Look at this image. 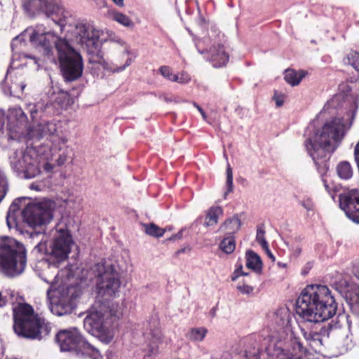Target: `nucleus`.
Here are the masks:
<instances>
[{
  "instance_id": "f257e3e1",
  "label": "nucleus",
  "mask_w": 359,
  "mask_h": 359,
  "mask_svg": "<svg viewBox=\"0 0 359 359\" xmlns=\"http://www.w3.org/2000/svg\"><path fill=\"white\" fill-rule=\"evenodd\" d=\"M297 313L304 320L318 325L315 330L301 328L305 339L315 344H322L323 338L337 337L346 325L351 323L348 316L339 313L327 326L319 323L332 318L337 312V304L331 291L326 285H310L302 292L297 300Z\"/></svg>"
},
{
  "instance_id": "f03ea898",
  "label": "nucleus",
  "mask_w": 359,
  "mask_h": 359,
  "mask_svg": "<svg viewBox=\"0 0 359 359\" xmlns=\"http://www.w3.org/2000/svg\"><path fill=\"white\" fill-rule=\"evenodd\" d=\"M72 243V236L66 225L58 224L53 231V238L49 248L47 247L46 241L41 239L34 249L39 253L48 255L53 262L52 266H49V269L53 270V276L50 278H43V279L50 284L46 292L49 309L53 314L58 316L71 313L73 309V301L77 297L75 287L65 285L56 287L55 282L58 274L57 266L55 264L68 258Z\"/></svg>"
},
{
  "instance_id": "7ed1b4c3",
  "label": "nucleus",
  "mask_w": 359,
  "mask_h": 359,
  "mask_svg": "<svg viewBox=\"0 0 359 359\" xmlns=\"http://www.w3.org/2000/svg\"><path fill=\"white\" fill-rule=\"evenodd\" d=\"M25 37H28L31 45L46 55H53V48L57 50L61 70L67 81L76 80L82 75L81 56L65 39L47 31L42 25H37L34 29H27L13 39L11 46L13 52L18 50V46H24Z\"/></svg>"
},
{
  "instance_id": "20e7f679",
  "label": "nucleus",
  "mask_w": 359,
  "mask_h": 359,
  "mask_svg": "<svg viewBox=\"0 0 359 359\" xmlns=\"http://www.w3.org/2000/svg\"><path fill=\"white\" fill-rule=\"evenodd\" d=\"M353 114L351 117H334L327 120L304 143L306 149L318 169H327V161L346 132L351 127Z\"/></svg>"
},
{
  "instance_id": "39448f33",
  "label": "nucleus",
  "mask_w": 359,
  "mask_h": 359,
  "mask_svg": "<svg viewBox=\"0 0 359 359\" xmlns=\"http://www.w3.org/2000/svg\"><path fill=\"white\" fill-rule=\"evenodd\" d=\"M74 41L88 53L89 62L100 65L107 71L113 73L122 72L133 62L132 58L128 57L130 54L129 47L125 43L122 54L128 55V57L123 65L106 61L100 50V31L90 23H78L74 27Z\"/></svg>"
},
{
  "instance_id": "423d86ee",
  "label": "nucleus",
  "mask_w": 359,
  "mask_h": 359,
  "mask_svg": "<svg viewBox=\"0 0 359 359\" xmlns=\"http://www.w3.org/2000/svg\"><path fill=\"white\" fill-rule=\"evenodd\" d=\"M28 198L15 199L6 215V224L9 229L18 228V217L21 215L23 221L30 227L36 228L48 224L53 219L55 204L50 200H42L26 203Z\"/></svg>"
},
{
  "instance_id": "0eeeda50",
  "label": "nucleus",
  "mask_w": 359,
  "mask_h": 359,
  "mask_svg": "<svg viewBox=\"0 0 359 359\" xmlns=\"http://www.w3.org/2000/svg\"><path fill=\"white\" fill-rule=\"evenodd\" d=\"M27 265L23 244L13 238L0 237V272L9 278L21 275Z\"/></svg>"
},
{
  "instance_id": "6e6552de",
  "label": "nucleus",
  "mask_w": 359,
  "mask_h": 359,
  "mask_svg": "<svg viewBox=\"0 0 359 359\" xmlns=\"http://www.w3.org/2000/svg\"><path fill=\"white\" fill-rule=\"evenodd\" d=\"M13 330L20 337L27 339H40L41 334H48L51 330L50 323H46L34 313L33 308L27 304H19L13 309Z\"/></svg>"
},
{
  "instance_id": "1a4fd4ad",
  "label": "nucleus",
  "mask_w": 359,
  "mask_h": 359,
  "mask_svg": "<svg viewBox=\"0 0 359 359\" xmlns=\"http://www.w3.org/2000/svg\"><path fill=\"white\" fill-rule=\"evenodd\" d=\"M90 273L96 278L97 298L108 301L118 295L121 282L120 274L114 265L97 263L90 268Z\"/></svg>"
},
{
  "instance_id": "9d476101",
  "label": "nucleus",
  "mask_w": 359,
  "mask_h": 359,
  "mask_svg": "<svg viewBox=\"0 0 359 359\" xmlns=\"http://www.w3.org/2000/svg\"><path fill=\"white\" fill-rule=\"evenodd\" d=\"M109 316L104 305L95 304L88 311L83 320L84 329L106 344H109L114 337V334L107 327V319Z\"/></svg>"
},
{
  "instance_id": "9b49d317",
  "label": "nucleus",
  "mask_w": 359,
  "mask_h": 359,
  "mask_svg": "<svg viewBox=\"0 0 359 359\" xmlns=\"http://www.w3.org/2000/svg\"><path fill=\"white\" fill-rule=\"evenodd\" d=\"M56 340L62 351H76L78 354L93 356L99 355L98 351L86 341L79 330L72 327L60 331L56 335Z\"/></svg>"
},
{
  "instance_id": "f8f14e48",
  "label": "nucleus",
  "mask_w": 359,
  "mask_h": 359,
  "mask_svg": "<svg viewBox=\"0 0 359 359\" xmlns=\"http://www.w3.org/2000/svg\"><path fill=\"white\" fill-rule=\"evenodd\" d=\"M9 162L13 170L24 178H34L40 172L36 154L33 149L14 151L9 156Z\"/></svg>"
},
{
  "instance_id": "ddd939ff",
  "label": "nucleus",
  "mask_w": 359,
  "mask_h": 359,
  "mask_svg": "<svg viewBox=\"0 0 359 359\" xmlns=\"http://www.w3.org/2000/svg\"><path fill=\"white\" fill-rule=\"evenodd\" d=\"M60 122L53 121L41 122L27 130V139L39 140L43 137L48 136L53 144L56 145L60 143L65 144L67 139L60 134Z\"/></svg>"
},
{
  "instance_id": "4468645a",
  "label": "nucleus",
  "mask_w": 359,
  "mask_h": 359,
  "mask_svg": "<svg viewBox=\"0 0 359 359\" xmlns=\"http://www.w3.org/2000/svg\"><path fill=\"white\" fill-rule=\"evenodd\" d=\"M8 140L22 141L27 139L25 128L27 117L20 107H15L10 110L8 118Z\"/></svg>"
},
{
  "instance_id": "2eb2a0df",
  "label": "nucleus",
  "mask_w": 359,
  "mask_h": 359,
  "mask_svg": "<svg viewBox=\"0 0 359 359\" xmlns=\"http://www.w3.org/2000/svg\"><path fill=\"white\" fill-rule=\"evenodd\" d=\"M339 206L350 219L359 224V189H351L340 195Z\"/></svg>"
},
{
  "instance_id": "dca6fc26",
  "label": "nucleus",
  "mask_w": 359,
  "mask_h": 359,
  "mask_svg": "<svg viewBox=\"0 0 359 359\" xmlns=\"http://www.w3.org/2000/svg\"><path fill=\"white\" fill-rule=\"evenodd\" d=\"M41 11L50 18L55 24L60 27L61 30L66 25L67 13L64 8L56 4L53 0H38Z\"/></svg>"
},
{
  "instance_id": "f3484780",
  "label": "nucleus",
  "mask_w": 359,
  "mask_h": 359,
  "mask_svg": "<svg viewBox=\"0 0 359 359\" xmlns=\"http://www.w3.org/2000/svg\"><path fill=\"white\" fill-rule=\"evenodd\" d=\"M27 109L30 114L32 120L41 117L43 113L50 114L53 110L52 104L43 101H39L36 104L29 103L27 105Z\"/></svg>"
},
{
  "instance_id": "a211bd4d",
  "label": "nucleus",
  "mask_w": 359,
  "mask_h": 359,
  "mask_svg": "<svg viewBox=\"0 0 359 359\" xmlns=\"http://www.w3.org/2000/svg\"><path fill=\"white\" fill-rule=\"evenodd\" d=\"M242 225L238 215L227 218L219 226V231L224 232L226 235L233 236L238 232Z\"/></svg>"
},
{
  "instance_id": "6ab92c4d",
  "label": "nucleus",
  "mask_w": 359,
  "mask_h": 359,
  "mask_svg": "<svg viewBox=\"0 0 359 359\" xmlns=\"http://www.w3.org/2000/svg\"><path fill=\"white\" fill-rule=\"evenodd\" d=\"M292 353L280 350L277 353V359H302V355L305 352L304 347L296 339L292 342Z\"/></svg>"
},
{
  "instance_id": "aec40b11",
  "label": "nucleus",
  "mask_w": 359,
  "mask_h": 359,
  "mask_svg": "<svg viewBox=\"0 0 359 359\" xmlns=\"http://www.w3.org/2000/svg\"><path fill=\"white\" fill-rule=\"evenodd\" d=\"M211 54V62L213 67H220L225 65L229 60V55L226 53L224 50V47L219 46L217 47H212L210 50Z\"/></svg>"
},
{
  "instance_id": "412c9836",
  "label": "nucleus",
  "mask_w": 359,
  "mask_h": 359,
  "mask_svg": "<svg viewBox=\"0 0 359 359\" xmlns=\"http://www.w3.org/2000/svg\"><path fill=\"white\" fill-rule=\"evenodd\" d=\"M246 266L257 273H261L262 270V262L260 257L252 250L247 251Z\"/></svg>"
},
{
  "instance_id": "4be33fe9",
  "label": "nucleus",
  "mask_w": 359,
  "mask_h": 359,
  "mask_svg": "<svg viewBox=\"0 0 359 359\" xmlns=\"http://www.w3.org/2000/svg\"><path fill=\"white\" fill-rule=\"evenodd\" d=\"M224 211L221 207L210 208L205 215V226L206 227L213 226L218 223L219 218L223 215Z\"/></svg>"
},
{
  "instance_id": "5701e85b",
  "label": "nucleus",
  "mask_w": 359,
  "mask_h": 359,
  "mask_svg": "<svg viewBox=\"0 0 359 359\" xmlns=\"http://www.w3.org/2000/svg\"><path fill=\"white\" fill-rule=\"evenodd\" d=\"M347 302L352 312L359 315V287L353 289L347 295Z\"/></svg>"
},
{
  "instance_id": "b1692460",
  "label": "nucleus",
  "mask_w": 359,
  "mask_h": 359,
  "mask_svg": "<svg viewBox=\"0 0 359 359\" xmlns=\"http://www.w3.org/2000/svg\"><path fill=\"white\" fill-rule=\"evenodd\" d=\"M304 72L287 69L285 72V80L292 86H297L304 76Z\"/></svg>"
},
{
  "instance_id": "393cba45",
  "label": "nucleus",
  "mask_w": 359,
  "mask_h": 359,
  "mask_svg": "<svg viewBox=\"0 0 359 359\" xmlns=\"http://www.w3.org/2000/svg\"><path fill=\"white\" fill-rule=\"evenodd\" d=\"M151 336L149 346L151 348V352L154 353L158 351V345L162 342V334L158 327L151 330L149 334Z\"/></svg>"
},
{
  "instance_id": "a878e982",
  "label": "nucleus",
  "mask_w": 359,
  "mask_h": 359,
  "mask_svg": "<svg viewBox=\"0 0 359 359\" xmlns=\"http://www.w3.org/2000/svg\"><path fill=\"white\" fill-rule=\"evenodd\" d=\"M339 177L343 180H348L353 176V170L351 164L347 161L340 162L337 167Z\"/></svg>"
},
{
  "instance_id": "bb28decb",
  "label": "nucleus",
  "mask_w": 359,
  "mask_h": 359,
  "mask_svg": "<svg viewBox=\"0 0 359 359\" xmlns=\"http://www.w3.org/2000/svg\"><path fill=\"white\" fill-rule=\"evenodd\" d=\"M207 332L208 330L205 327H195L189 330L187 337L191 341H201L205 338Z\"/></svg>"
},
{
  "instance_id": "cd10ccee",
  "label": "nucleus",
  "mask_w": 359,
  "mask_h": 359,
  "mask_svg": "<svg viewBox=\"0 0 359 359\" xmlns=\"http://www.w3.org/2000/svg\"><path fill=\"white\" fill-rule=\"evenodd\" d=\"M220 249L226 254L233 252L236 248L235 239L233 236L224 238L219 244Z\"/></svg>"
},
{
  "instance_id": "c85d7f7f",
  "label": "nucleus",
  "mask_w": 359,
  "mask_h": 359,
  "mask_svg": "<svg viewBox=\"0 0 359 359\" xmlns=\"http://www.w3.org/2000/svg\"><path fill=\"white\" fill-rule=\"evenodd\" d=\"M112 19L126 27H133L134 26L133 21L129 17L120 12H114L112 13Z\"/></svg>"
},
{
  "instance_id": "c756f323",
  "label": "nucleus",
  "mask_w": 359,
  "mask_h": 359,
  "mask_svg": "<svg viewBox=\"0 0 359 359\" xmlns=\"http://www.w3.org/2000/svg\"><path fill=\"white\" fill-rule=\"evenodd\" d=\"M144 226L146 233L154 237H162L165 231L164 229L160 228L153 223L145 225Z\"/></svg>"
},
{
  "instance_id": "7c9ffc66",
  "label": "nucleus",
  "mask_w": 359,
  "mask_h": 359,
  "mask_svg": "<svg viewBox=\"0 0 359 359\" xmlns=\"http://www.w3.org/2000/svg\"><path fill=\"white\" fill-rule=\"evenodd\" d=\"M265 231L264 227L259 226L257 229L256 241L260 244L262 248H267L268 242L265 238Z\"/></svg>"
},
{
  "instance_id": "2f4dec72",
  "label": "nucleus",
  "mask_w": 359,
  "mask_h": 359,
  "mask_svg": "<svg viewBox=\"0 0 359 359\" xmlns=\"http://www.w3.org/2000/svg\"><path fill=\"white\" fill-rule=\"evenodd\" d=\"M347 60L355 70L359 72V53L351 52L347 55Z\"/></svg>"
},
{
  "instance_id": "473e14b6",
  "label": "nucleus",
  "mask_w": 359,
  "mask_h": 359,
  "mask_svg": "<svg viewBox=\"0 0 359 359\" xmlns=\"http://www.w3.org/2000/svg\"><path fill=\"white\" fill-rule=\"evenodd\" d=\"M158 72L165 79L169 81H174V80H176L175 74L172 72L170 68L168 66L160 67Z\"/></svg>"
},
{
  "instance_id": "72a5a7b5",
  "label": "nucleus",
  "mask_w": 359,
  "mask_h": 359,
  "mask_svg": "<svg viewBox=\"0 0 359 359\" xmlns=\"http://www.w3.org/2000/svg\"><path fill=\"white\" fill-rule=\"evenodd\" d=\"M236 289L243 294H250L252 293L254 288L253 287L249 285L245 282L238 283L236 285Z\"/></svg>"
},
{
  "instance_id": "f704fd0d",
  "label": "nucleus",
  "mask_w": 359,
  "mask_h": 359,
  "mask_svg": "<svg viewBox=\"0 0 359 359\" xmlns=\"http://www.w3.org/2000/svg\"><path fill=\"white\" fill-rule=\"evenodd\" d=\"M226 184L228 188L225 194L231 192L233 190V172L232 169L229 163L227 164L226 168Z\"/></svg>"
},
{
  "instance_id": "c9c22d12",
  "label": "nucleus",
  "mask_w": 359,
  "mask_h": 359,
  "mask_svg": "<svg viewBox=\"0 0 359 359\" xmlns=\"http://www.w3.org/2000/svg\"><path fill=\"white\" fill-rule=\"evenodd\" d=\"M176 80L174 81L181 84H185L190 81V76L185 72H181L179 75L175 74Z\"/></svg>"
},
{
  "instance_id": "e433bc0d",
  "label": "nucleus",
  "mask_w": 359,
  "mask_h": 359,
  "mask_svg": "<svg viewBox=\"0 0 359 359\" xmlns=\"http://www.w3.org/2000/svg\"><path fill=\"white\" fill-rule=\"evenodd\" d=\"M273 100L276 102V107H280L284 103L285 95L282 93H278L277 91H275Z\"/></svg>"
},
{
  "instance_id": "4c0bfd02",
  "label": "nucleus",
  "mask_w": 359,
  "mask_h": 359,
  "mask_svg": "<svg viewBox=\"0 0 359 359\" xmlns=\"http://www.w3.org/2000/svg\"><path fill=\"white\" fill-rule=\"evenodd\" d=\"M300 204L307 210L311 211L314 208V203L311 198H306L300 201Z\"/></svg>"
},
{
  "instance_id": "58836bf2",
  "label": "nucleus",
  "mask_w": 359,
  "mask_h": 359,
  "mask_svg": "<svg viewBox=\"0 0 359 359\" xmlns=\"http://www.w3.org/2000/svg\"><path fill=\"white\" fill-rule=\"evenodd\" d=\"M335 100L334 99H332L330 101H328L324 106L323 110L320 112V115L321 116H324L326 113H327V111L330 110V108L332 107H334L335 106Z\"/></svg>"
},
{
  "instance_id": "ea45409f",
  "label": "nucleus",
  "mask_w": 359,
  "mask_h": 359,
  "mask_svg": "<svg viewBox=\"0 0 359 359\" xmlns=\"http://www.w3.org/2000/svg\"><path fill=\"white\" fill-rule=\"evenodd\" d=\"M67 154L65 153H62L60 154L59 157L57 159V164L59 166L62 165L67 161Z\"/></svg>"
},
{
  "instance_id": "a19ab883",
  "label": "nucleus",
  "mask_w": 359,
  "mask_h": 359,
  "mask_svg": "<svg viewBox=\"0 0 359 359\" xmlns=\"http://www.w3.org/2000/svg\"><path fill=\"white\" fill-rule=\"evenodd\" d=\"M6 117L4 112L2 110H0V131L2 130L4 123H5Z\"/></svg>"
},
{
  "instance_id": "79ce46f5",
  "label": "nucleus",
  "mask_w": 359,
  "mask_h": 359,
  "mask_svg": "<svg viewBox=\"0 0 359 359\" xmlns=\"http://www.w3.org/2000/svg\"><path fill=\"white\" fill-rule=\"evenodd\" d=\"M194 105L196 107V109L201 113L203 120L206 121L207 120V115H206L205 112L203 110V109L199 105H198L196 103H195V102L194 103Z\"/></svg>"
},
{
  "instance_id": "37998d69",
  "label": "nucleus",
  "mask_w": 359,
  "mask_h": 359,
  "mask_svg": "<svg viewBox=\"0 0 359 359\" xmlns=\"http://www.w3.org/2000/svg\"><path fill=\"white\" fill-rule=\"evenodd\" d=\"M263 250L266 252L269 257L271 259L272 262H275V257L271 253V250H269V245H267V248H263Z\"/></svg>"
},
{
  "instance_id": "c03bdc74",
  "label": "nucleus",
  "mask_w": 359,
  "mask_h": 359,
  "mask_svg": "<svg viewBox=\"0 0 359 359\" xmlns=\"http://www.w3.org/2000/svg\"><path fill=\"white\" fill-rule=\"evenodd\" d=\"M23 55L25 57H27V58L30 59L33 62L34 64L38 65V59L36 57L29 56L26 54H24Z\"/></svg>"
},
{
  "instance_id": "a18cd8bd",
  "label": "nucleus",
  "mask_w": 359,
  "mask_h": 359,
  "mask_svg": "<svg viewBox=\"0 0 359 359\" xmlns=\"http://www.w3.org/2000/svg\"><path fill=\"white\" fill-rule=\"evenodd\" d=\"M53 165L48 163H45L44 165V169L47 171V172H50L53 170Z\"/></svg>"
},
{
  "instance_id": "49530a36",
  "label": "nucleus",
  "mask_w": 359,
  "mask_h": 359,
  "mask_svg": "<svg viewBox=\"0 0 359 359\" xmlns=\"http://www.w3.org/2000/svg\"><path fill=\"white\" fill-rule=\"evenodd\" d=\"M119 7H123L124 5L123 0H112Z\"/></svg>"
},
{
  "instance_id": "de8ad7c7",
  "label": "nucleus",
  "mask_w": 359,
  "mask_h": 359,
  "mask_svg": "<svg viewBox=\"0 0 359 359\" xmlns=\"http://www.w3.org/2000/svg\"><path fill=\"white\" fill-rule=\"evenodd\" d=\"M6 303V299L2 297L1 294L0 293V307L4 306Z\"/></svg>"
},
{
  "instance_id": "09e8293b",
  "label": "nucleus",
  "mask_w": 359,
  "mask_h": 359,
  "mask_svg": "<svg viewBox=\"0 0 359 359\" xmlns=\"http://www.w3.org/2000/svg\"><path fill=\"white\" fill-rule=\"evenodd\" d=\"M278 264L279 266L283 267V268L287 266V264H284V263L278 262Z\"/></svg>"
},
{
  "instance_id": "8fccbe9b",
  "label": "nucleus",
  "mask_w": 359,
  "mask_h": 359,
  "mask_svg": "<svg viewBox=\"0 0 359 359\" xmlns=\"http://www.w3.org/2000/svg\"><path fill=\"white\" fill-rule=\"evenodd\" d=\"M143 359H154L151 355L145 356Z\"/></svg>"
},
{
  "instance_id": "3c124183",
  "label": "nucleus",
  "mask_w": 359,
  "mask_h": 359,
  "mask_svg": "<svg viewBox=\"0 0 359 359\" xmlns=\"http://www.w3.org/2000/svg\"><path fill=\"white\" fill-rule=\"evenodd\" d=\"M20 88H21V90L22 91L24 90V88H25V85L23 83H21Z\"/></svg>"
},
{
  "instance_id": "603ef678",
  "label": "nucleus",
  "mask_w": 359,
  "mask_h": 359,
  "mask_svg": "<svg viewBox=\"0 0 359 359\" xmlns=\"http://www.w3.org/2000/svg\"><path fill=\"white\" fill-rule=\"evenodd\" d=\"M30 188L32 189H36V187H34L33 184L31 185Z\"/></svg>"
},
{
  "instance_id": "864d4df0",
  "label": "nucleus",
  "mask_w": 359,
  "mask_h": 359,
  "mask_svg": "<svg viewBox=\"0 0 359 359\" xmlns=\"http://www.w3.org/2000/svg\"><path fill=\"white\" fill-rule=\"evenodd\" d=\"M198 52H199L200 53L203 54V53H205V52H206V50H203V51H201V50H200L198 49Z\"/></svg>"
},
{
  "instance_id": "5fc2aeb1",
  "label": "nucleus",
  "mask_w": 359,
  "mask_h": 359,
  "mask_svg": "<svg viewBox=\"0 0 359 359\" xmlns=\"http://www.w3.org/2000/svg\"><path fill=\"white\" fill-rule=\"evenodd\" d=\"M236 279V276L232 277V280H235Z\"/></svg>"
},
{
  "instance_id": "6e6d98bb",
  "label": "nucleus",
  "mask_w": 359,
  "mask_h": 359,
  "mask_svg": "<svg viewBox=\"0 0 359 359\" xmlns=\"http://www.w3.org/2000/svg\"><path fill=\"white\" fill-rule=\"evenodd\" d=\"M325 189H328V186H327V184H325Z\"/></svg>"
}]
</instances>
